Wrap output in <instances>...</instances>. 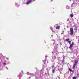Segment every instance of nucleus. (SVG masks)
Wrapping results in <instances>:
<instances>
[{
    "mask_svg": "<svg viewBox=\"0 0 79 79\" xmlns=\"http://www.w3.org/2000/svg\"><path fill=\"white\" fill-rule=\"evenodd\" d=\"M52 41H53L54 42L53 45L54 46V49H55V50L53 51L52 53L55 55H58V54L59 53L58 52V51H57V50H56V49H57V46H58V44L55 43V40H52Z\"/></svg>",
    "mask_w": 79,
    "mask_h": 79,
    "instance_id": "1",
    "label": "nucleus"
},
{
    "mask_svg": "<svg viewBox=\"0 0 79 79\" xmlns=\"http://www.w3.org/2000/svg\"><path fill=\"white\" fill-rule=\"evenodd\" d=\"M68 42L69 43V45H70V46L69 47V48H70L71 50H73V48H72L74 46V42H72V44H71V41H69Z\"/></svg>",
    "mask_w": 79,
    "mask_h": 79,
    "instance_id": "2",
    "label": "nucleus"
},
{
    "mask_svg": "<svg viewBox=\"0 0 79 79\" xmlns=\"http://www.w3.org/2000/svg\"><path fill=\"white\" fill-rule=\"evenodd\" d=\"M22 72L17 76V77H19V79H21V75H23V72L22 71Z\"/></svg>",
    "mask_w": 79,
    "mask_h": 79,
    "instance_id": "3",
    "label": "nucleus"
},
{
    "mask_svg": "<svg viewBox=\"0 0 79 79\" xmlns=\"http://www.w3.org/2000/svg\"><path fill=\"white\" fill-rule=\"evenodd\" d=\"M70 31L71 32L70 35H73L74 34V29L73 28H71L70 30Z\"/></svg>",
    "mask_w": 79,
    "mask_h": 79,
    "instance_id": "4",
    "label": "nucleus"
},
{
    "mask_svg": "<svg viewBox=\"0 0 79 79\" xmlns=\"http://www.w3.org/2000/svg\"><path fill=\"white\" fill-rule=\"evenodd\" d=\"M32 1L34 2L35 0H28L27 2H26V5H29L31 3V2H32Z\"/></svg>",
    "mask_w": 79,
    "mask_h": 79,
    "instance_id": "5",
    "label": "nucleus"
},
{
    "mask_svg": "<svg viewBox=\"0 0 79 79\" xmlns=\"http://www.w3.org/2000/svg\"><path fill=\"white\" fill-rule=\"evenodd\" d=\"M27 75H30L31 76H34V74L33 73H29V72L27 73Z\"/></svg>",
    "mask_w": 79,
    "mask_h": 79,
    "instance_id": "6",
    "label": "nucleus"
},
{
    "mask_svg": "<svg viewBox=\"0 0 79 79\" xmlns=\"http://www.w3.org/2000/svg\"><path fill=\"white\" fill-rule=\"evenodd\" d=\"M78 61L77 60H76L75 61V63L74 64L75 65H77V63H78Z\"/></svg>",
    "mask_w": 79,
    "mask_h": 79,
    "instance_id": "7",
    "label": "nucleus"
},
{
    "mask_svg": "<svg viewBox=\"0 0 79 79\" xmlns=\"http://www.w3.org/2000/svg\"><path fill=\"white\" fill-rule=\"evenodd\" d=\"M58 70L60 71H60H62V70H63V68H61L60 67L58 68Z\"/></svg>",
    "mask_w": 79,
    "mask_h": 79,
    "instance_id": "8",
    "label": "nucleus"
},
{
    "mask_svg": "<svg viewBox=\"0 0 79 79\" xmlns=\"http://www.w3.org/2000/svg\"><path fill=\"white\" fill-rule=\"evenodd\" d=\"M15 5H16V6H17V7H18L19 6V4H17L16 3H15Z\"/></svg>",
    "mask_w": 79,
    "mask_h": 79,
    "instance_id": "9",
    "label": "nucleus"
},
{
    "mask_svg": "<svg viewBox=\"0 0 79 79\" xmlns=\"http://www.w3.org/2000/svg\"><path fill=\"white\" fill-rule=\"evenodd\" d=\"M60 27V26H58L57 27H56V29H59Z\"/></svg>",
    "mask_w": 79,
    "mask_h": 79,
    "instance_id": "10",
    "label": "nucleus"
},
{
    "mask_svg": "<svg viewBox=\"0 0 79 79\" xmlns=\"http://www.w3.org/2000/svg\"><path fill=\"white\" fill-rule=\"evenodd\" d=\"M50 29H51V31H52V32H55V31H53V28H52V27H50Z\"/></svg>",
    "mask_w": 79,
    "mask_h": 79,
    "instance_id": "11",
    "label": "nucleus"
},
{
    "mask_svg": "<svg viewBox=\"0 0 79 79\" xmlns=\"http://www.w3.org/2000/svg\"><path fill=\"white\" fill-rule=\"evenodd\" d=\"M66 8L67 9H69V8H70V7H69V6H67L66 7Z\"/></svg>",
    "mask_w": 79,
    "mask_h": 79,
    "instance_id": "12",
    "label": "nucleus"
},
{
    "mask_svg": "<svg viewBox=\"0 0 79 79\" xmlns=\"http://www.w3.org/2000/svg\"><path fill=\"white\" fill-rule=\"evenodd\" d=\"M52 59H53L54 60L56 58V57L55 56H53L52 58Z\"/></svg>",
    "mask_w": 79,
    "mask_h": 79,
    "instance_id": "13",
    "label": "nucleus"
},
{
    "mask_svg": "<svg viewBox=\"0 0 79 79\" xmlns=\"http://www.w3.org/2000/svg\"><path fill=\"white\" fill-rule=\"evenodd\" d=\"M3 65L4 66H6V63L5 62H4L3 64Z\"/></svg>",
    "mask_w": 79,
    "mask_h": 79,
    "instance_id": "14",
    "label": "nucleus"
},
{
    "mask_svg": "<svg viewBox=\"0 0 79 79\" xmlns=\"http://www.w3.org/2000/svg\"><path fill=\"white\" fill-rule=\"evenodd\" d=\"M74 3H72V4H71V7L72 8L73 7V5H74Z\"/></svg>",
    "mask_w": 79,
    "mask_h": 79,
    "instance_id": "15",
    "label": "nucleus"
},
{
    "mask_svg": "<svg viewBox=\"0 0 79 79\" xmlns=\"http://www.w3.org/2000/svg\"><path fill=\"white\" fill-rule=\"evenodd\" d=\"M69 70L71 71V72H72L73 71V70H72L70 68H69Z\"/></svg>",
    "mask_w": 79,
    "mask_h": 79,
    "instance_id": "16",
    "label": "nucleus"
},
{
    "mask_svg": "<svg viewBox=\"0 0 79 79\" xmlns=\"http://www.w3.org/2000/svg\"><path fill=\"white\" fill-rule=\"evenodd\" d=\"M74 30H77V27H76L74 29Z\"/></svg>",
    "mask_w": 79,
    "mask_h": 79,
    "instance_id": "17",
    "label": "nucleus"
},
{
    "mask_svg": "<svg viewBox=\"0 0 79 79\" xmlns=\"http://www.w3.org/2000/svg\"><path fill=\"white\" fill-rule=\"evenodd\" d=\"M76 65H75V64H74L73 66V68L74 69L75 68H76Z\"/></svg>",
    "mask_w": 79,
    "mask_h": 79,
    "instance_id": "18",
    "label": "nucleus"
},
{
    "mask_svg": "<svg viewBox=\"0 0 79 79\" xmlns=\"http://www.w3.org/2000/svg\"><path fill=\"white\" fill-rule=\"evenodd\" d=\"M70 17H73V15L72 14H71L70 15Z\"/></svg>",
    "mask_w": 79,
    "mask_h": 79,
    "instance_id": "19",
    "label": "nucleus"
},
{
    "mask_svg": "<svg viewBox=\"0 0 79 79\" xmlns=\"http://www.w3.org/2000/svg\"><path fill=\"white\" fill-rule=\"evenodd\" d=\"M69 39H67L65 40V41H67V42H68V41H69Z\"/></svg>",
    "mask_w": 79,
    "mask_h": 79,
    "instance_id": "20",
    "label": "nucleus"
},
{
    "mask_svg": "<svg viewBox=\"0 0 79 79\" xmlns=\"http://www.w3.org/2000/svg\"><path fill=\"white\" fill-rule=\"evenodd\" d=\"M62 61L63 64H64V60H62Z\"/></svg>",
    "mask_w": 79,
    "mask_h": 79,
    "instance_id": "21",
    "label": "nucleus"
},
{
    "mask_svg": "<svg viewBox=\"0 0 79 79\" xmlns=\"http://www.w3.org/2000/svg\"><path fill=\"white\" fill-rule=\"evenodd\" d=\"M73 79H76V77H73Z\"/></svg>",
    "mask_w": 79,
    "mask_h": 79,
    "instance_id": "22",
    "label": "nucleus"
},
{
    "mask_svg": "<svg viewBox=\"0 0 79 79\" xmlns=\"http://www.w3.org/2000/svg\"><path fill=\"white\" fill-rule=\"evenodd\" d=\"M52 73H55V70H54V69H53Z\"/></svg>",
    "mask_w": 79,
    "mask_h": 79,
    "instance_id": "23",
    "label": "nucleus"
},
{
    "mask_svg": "<svg viewBox=\"0 0 79 79\" xmlns=\"http://www.w3.org/2000/svg\"><path fill=\"white\" fill-rule=\"evenodd\" d=\"M2 67H1V66H0V70H1V69H2Z\"/></svg>",
    "mask_w": 79,
    "mask_h": 79,
    "instance_id": "24",
    "label": "nucleus"
},
{
    "mask_svg": "<svg viewBox=\"0 0 79 79\" xmlns=\"http://www.w3.org/2000/svg\"><path fill=\"white\" fill-rule=\"evenodd\" d=\"M44 69L43 68V69H41V71H44Z\"/></svg>",
    "mask_w": 79,
    "mask_h": 79,
    "instance_id": "25",
    "label": "nucleus"
},
{
    "mask_svg": "<svg viewBox=\"0 0 79 79\" xmlns=\"http://www.w3.org/2000/svg\"><path fill=\"white\" fill-rule=\"evenodd\" d=\"M69 19H67V21H69Z\"/></svg>",
    "mask_w": 79,
    "mask_h": 79,
    "instance_id": "26",
    "label": "nucleus"
},
{
    "mask_svg": "<svg viewBox=\"0 0 79 79\" xmlns=\"http://www.w3.org/2000/svg\"><path fill=\"white\" fill-rule=\"evenodd\" d=\"M60 45H61L62 44V43L60 42Z\"/></svg>",
    "mask_w": 79,
    "mask_h": 79,
    "instance_id": "27",
    "label": "nucleus"
},
{
    "mask_svg": "<svg viewBox=\"0 0 79 79\" xmlns=\"http://www.w3.org/2000/svg\"><path fill=\"white\" fill-rule=\"evenodd\" d=\"M6 69H7V70L8 69V68H7V67H6Z\"/></svg>",
    "mask_w": 79,
    "mask_h": 79,
    "instance_id": "28",
    "label": "nucleus"
},
{
    "mask_svg": "<svg viewBox=\"0 0 79 79\" xmlns=\"http://www.w3.org/2000/svg\"><path fill=\"white\" fill-rule=\"evenodd\" d=\"M68 27H69L68 26H67V28H68Z\"/></svg>",
    "mask_w": 79,
    "mask_h": 79,
    "instance_id": "29",
    "label": "nucleus"
},
{
    "mask_svg": "<svg viewBox=\"0 0 79 79\" xmlns=\"http://www.w3.org/2000/svg\"><path fill=\"white\" fill-rule=\"evenodd\" d=\"M48 56H45V57H48Z\"/></svg>",
    "mask_w": 79,
    "mask_h": 79,
    "instance_id": "30",
    "label": "nucleus"
},
{
    "mask_svg": "<svg viewBox=\"0 0 79 79\" xmlns=\"http://www.w3.org/2000/svg\"><path fill=\"white\" fill-rule=\"evenodd\" d=\"M54 66H52V68H53Z\"/></svg>",
    "mask_w": 79,
    "mask_h": 79,
    "instance_id": "31",
    "label": "nucleus"
},
{
    "mask_svg": "<svg viewBox=\"0 0 79 79\" xmlns=\"http://www.w3.org/2000/svg\"><path fill=\"white\" fill-rule=\"evenodd\" d=\"M6 59H7V60H8V58H6Z\"/></svg>",
    "mask_w": 79,
    "mask_h": 79,
    "instance_id": "32",
    "label": "nucleus"
},
{
    "mask_svg": "<svg viewBox=\"0 0 79 79\" xmlns=\"http://www.w3.org/2000/svg\"><path fill=\"white\" fill-rule=\"evenodd\" d=\"M59 64H58V66H59Z\"/></svg>",
    "mask_w": 79,
    "mask_h": 79,
    "instance_id": "33",
    "label": "nucleus"
},
{
    "mask_svg": "<svg viewBox=\"0 0 79 79\" xmlns=\"http://www.w3.org/2000/svg\"><path fill=\"white\" fill-rule=\"evenodd\" d=\"M5 62H6V60L5 61Z\"/></svg>",
    "mask_w": 79,
    "mask_h": 79,
    "instance_id": "34",
    "label": "nucleus"
},
{
    "mask_svg": "<svg viewBox=\"0 0 79 79\" xmlns=\"http://www.w3.org/2000/svg\"><path fill=\"white\" fill-rule=\"evenodd\" d=\"M29 78L30 79H31V77H29Z\"/></svg>",
    "mask_w": 79,
    "mask_h": 79,
    "instance_id": "35",
    "label": "nucleus"
},
{
    "mask_svg": "<svg viewBox=\"0 0 79 79\" xmlns=\"http://www.w3.org/2000/svg\"><path fill=\"white\" fill-rule=\"evenodd\" d=\"M51 1H53V0H51Z\"/></svg>",
    "mask_w": 79,
    "mask_h": 79,
    "instance_id": "36",
    "label": "nucleus"
},
{
    "mask_svg": "<svg viewBox=\"0 0 79 79\" xmlns=\"http://www.w3.org/2000/svg\"><path fill=\"white\" fill-rule=\"evenodd\" d=\"M70 1H71V0H70Z\"/></svg>",
    "mask_w": 79,
    "mask_h": 79,
    "instance_id": "37",
    "label": "nucleus"
},
{
    "mask_svg": "<svg viewBox=\"0 0 79 79\" xmlns=\"http://www.w3.org/2000/svg\"><path fill=\"white\" fill-rule=\"evenodd\" d=\"M48 61L47 63H48Z\"/></svg>",
    "mask_w": 79,
    "mask_h": 79,
    "instance_id": "38",
    "label": "nucleus"
}]
</instances>
